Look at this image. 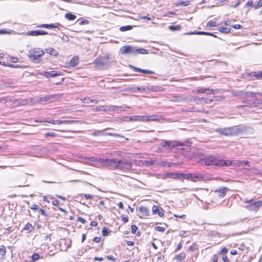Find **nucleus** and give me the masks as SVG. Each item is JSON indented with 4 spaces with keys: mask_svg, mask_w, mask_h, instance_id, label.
<instances>
[{
    "mask_svg": "<svg viewBox=\"0 0 262 262\" xmlns=\"http://www.w3.org/2000/svg\"><path fill=\"white\" fill-rule=\"evenodd\" d=\"M102 166L118 170H129L132 168V163L124 159L118 158H103Z\"/></svg>",
    "mask_w": 262,
    "mask_h": 262,
    "instance_id": "nucleus-1",
    "label": "nucleus"
},
{
    "mask_svg": "<svg viewBox=\"0 0 262 262\" xmlns=\"http://www.w3.org/2000/svg\"><path fill=\"white\" fill-rule=\"evenodd\" d=\"M225 162L224 160L221 159L218 157L212 155L205 156L199 161V163L202 165H214L217 166H224Z\"/></svg>",
    "mask_w": 262,
    "mask_h": 262,
    "instance_id": "nucleus-2",
    "label": "nucleus"
},
{
    "mask_svg": "<svg viewBox=\"0 0 262 262\" xmlns=\"http://www.w3.org/2000/svg\"><path fill=\"white\" fill-rule=\"evenodd\" d=\"M244 131L243 128L237 126L231 127L221 128L219 127L215 130L220 135L224 136H234L241 134Z\"/></svg>",
    "mask_w": 262,
    "mask_h": 262,
    "instance_id": "nucleus-3",
    "label": "nucleus"
},
{
    "mask_svg": "<svg viewBox=\"0 0 262 262\" xmlns=\"http://www.w3.org/2000/svg\"><path fill=\"white\" fill-rule=\"evenodd\" d=\"M44 54L45 52L42 49L36 48L28 51V57L32 61L38 63L41 61V57Z\"/></svg>",
    "mask_w": 262,
    "mask_h": 262,
    "instance_id": "nucleus-4",
    "label": "nucleus"
},
{
    "mask_svg": "<svg viewBox=\"0 0 262 262\" xmlns=\"http://www.w3.org/2000/svg\"><path fill=\"white\" fill-rule=\"evenodd\" d=\"M244 203L246 204L245 206L246 209L255 212H256L262 205L261 201H254L253 200L246 199L244 200Z\"/></svg>",
    "mask_w": 262,
    "mask_h": 262,
    "instance_id": "nucleus-5",
    "label": "nucleus"
},
{
    "mask_svg": "<svg viewBox=\"0 0 262 262\" xmlns=\"http://www.w3.org/2000/svg\"><path fill=\"white\" fill-rule=\"evenodd\" d=\"M228 191L229 189L225 187H223L214 190L212 194V196L214 198L213 201L214 202H217L219 200L223 198Z\"/></svg>",
    "mask_w": 262,
    "mask_h": 262,
    "instance_id": "nucleus-6",
    "label": "nucleus"
},
{
    "mask_svg": "<svg viewBox=\"0 0 262 262\" xmlns=\"http://www.w3.org/2000/svg\"><path fill=\"white\" fill-rule=\"evenodd\" d=\"M62 96L61 94H51V95H45L43 97H40L38 101L39 102H52L54 100H56Z\"/></svg>",
    "mask_w": 262,
    "mask_h": 262,
    "instance_id": "nucleus-7",
    "label": "nucleus"
},
{
    "mask_svg": "<svg viewBox=\"0 0 262 262\" xmlns=\"http://www.w3.org/2000/svg\"><path fill=\"white\" fill-rule=\"evenodd\" d=\"M185 179L187 180H191L193 182H195L196 180L199 181L206 180L205 176L201 173H185Z\"/></svg>",
    "mask_w": 262,
    "mask_h": 262,
    "instance_id": "nucleus-8",
    "label": "nucleus"
},
{
    "mask_svg": "<svg viewBox=\"0 0 262 262\" xmlns=\"http://www.w3.org/2000/svg\"><path fill=\"white\" fill-rule=\"evenodd\" d=\"M82 160H88L93 162H96L95 164H91L89 162H86V164L90 166L98 167L99 165L102 166V160L103 158H99L94 157H83L82 158Z\"/></svg>",
    "mask_w": 262,
    "mask_h": 262,
    "instance_id": "nucleus-9",
    "label": "nucleus"
},
{
    "mask_svg": "<svg viewBox=\"0 0 262 262\" xmlns=\"http://www.w3.org/2000/svg\"><path fill=\"white\" fill-rule=\"evenodd\" d=\"M120 52L123 54H134L135 55V48L129 45L123 46L120 49Z\"/></svg>",
    "mask_w": 262,
    "mask_h": 262,
    "instance_id": "nucleus-10",
    "label": "nucleus"
},
{
    "mask_svg": "<svg viewBox=\"0 0 262 262\" xmlns=\"http://www.w3.org/2000/svg\"><path fill=\"white\" fill-rule=\"evenodd\" d=\"M258 95L262 97V93H253L251 92H244V91H240L237 92L235 95L239 96L242 98H246V97H253L254 95Z\"/></svg>",
    "mask_w": 262,
    "mask_h": 262,
    "instance_id": "nucleus-11",
    "label": "nucleus"
},
{
    "mask_svg": "<svg viewBox=\"0 0 262 262\" xmlns=\"http://www.w3.org/2000/svg\"><path fill=\"white\" fill-rule=\"evenodd\" d=\"M225 162L224 166H244V164H242V161L239 160H224Z\"/></svg>",
    "mask_w": 262,
    "mask_h": 262,
    "instance_id": "nucleus-12",
    "label": "nucleus"
},
{
    "mask_svg": "<svg viewBox=\"0 0 262 262\" xmlns=\"http://www.w3.org/2000/svg\"><path fill=\"white\" fill-rule=\"evenodd\" d=\"M40 75L45 76L47 78L54 77L60 75V74L58 73L56 71H51L49 72L42 71L40 73Z\"/></svg>",
    "mask_w": 262,
    "mask_h": 262,
    "instance_id": "nucleus-13",
    "label": "nucleus"
},
{
    "mask_svg": "<svg viewBox=\"0 0 262 262\" xmlns=\"http://www.w3.org/2000/svg\"><path fill=\"white\" fill-rule=\"evenodd\" d=\"M81 101L84 103H95L97 104L99 102V100L97 99V97L95 96L85 97L81 99Z\"/></svg>",
    "mask_w": 262,
    "mask_h": 262,
    "instance_id": "nucleus-14",
    "label": "nucleus"
},
{
    "mask_svg": "<svg viewBox=\"0 0 262 262\" xmlns=\"http://www.w3.org/2000/svg\"><path fill=\"white\" fill-rule=\"evenodd\" d=\"M110 112H116L118 113L125 111L123 106L113 105L110 106Z\"/></svg>",
    "mask_w": 262,
    "mask_h": 262,
    "instance_id": "nucleus-15",
    "label": "nucleus"
},
{
    "mask_svg": "<svg viewBox=\"0 0 262 262\" xmlns=\"http://www.w3.org/2000/svg\"><path fill=\"white\" fill-rule=\"evenodd\" d=\"M79 122V121L77 120H55V124H77Z\"/></svg>",
    "mask_w": 262,
    "mask_h": 262,
    "instance_id": "nucleus-16",
    "label": "nucleus"
},
{
    "mask_svg": "<svg viewBox=\"0 0 262 262\" xmlns=\"http://www.w3.org/2000/svg\"><path fill=\"white\" fill-rule=\"evenodd\" d=\"M143 164L146 166H151L154 164L162 165L164 166L165 165L164 162H161L160 163H156L155 161L154 160H144L143 162Z\"/></svg>",
    "mask_w": 262,
    "mask_h": 262,
    "instance_id": "nucleus-17",
    "label": "nucleus"
},
{
    "mask_svg": "<svg viewBox=\"0 0 262 262\" xmlns=\"http://www.w3.org/2000/svg\"><path fill=\"white\" fill-rule=\"evenodd\" d=\"M162 118L161 116L158 115H146V121H159L160 119Z\"/></svg>",
    "mask_w": 262,
    "mask_h": 262,
    "instance_id": "nucleus-18",
    "label": "nucleus"
},
{
    "mask_svg": "<svg viewBox=\"0 0 262 262\" xmlns=\"http://www.w3.org/2000/svg\"><path fill=\"white\" fill-rule=\"evenodd\" d=\"M171 178L174 179L183 180L185 179V173H171Z\"/></svg>",
    "mask_w": 262,
    "mask_h": 262,
    "instance_id": "nucleus-19",
    "label": "nucleus"
},
{
    "mask_svg": "<svg viewBox=\"0 0 262 262\" xmlns=\"http://www.w3.org/2000/svg\"><path fill=\"white\" fill-rule=\"evenodd\" d=\"M139 212L142 216H146L148 215L149 210L147 207L142 206L139 208Z\"/></svg>",
    "mask_w": 262,
    "mask_h": 262,
    "instance_id": "nucleus-20",
    "label": "nucleus"
},
{
    "mask_svg": "<svg viewBox=\"0 0 262 262\" xmlns=\"http://www.w3.org/2000/svg\"><path fill=\"white\" fill-rule=\"evenodd\" d=\"M132 69L136 72H141L144 74H154V72L148 70H143L135 67L132 66Z\"/></svg>",
    "mask_w": 262,
    "mask_h": 262,
    "instance_id": "nucleus-21",
    "label": "nucleus"
},
{
    "mask_svg": "<svg viewBox=\"0 0 262 262\" xmlns=\"http://www.w3.org/2000/svg\"><path fill=\"white\" fill-rule=\"evenodd\" d=\"M95 111L98 112V111H104V112H110V106H96L95 107Z\"/></svg>",
    "mask_w": 262,
    "mask_h": 262,
    "instance_id": "nucleus-22",
    "label": "nucleus"
},
{
    "mask_svg": "<svg viewBox=\"0 0 262 262\" xmlns=\"http://www.w3.org/2000/svg\"><path fill=\"white\" fill-rule=\"evenodd\" d=\"M184 146V143L176 141H170L169 146V148H174L178 146Z\"/></svg>",
    "mask_w": 262,
    "mask_h": 262,
    "instance_id": "nucleus-23",
    "label": "nucleus"
},
{
    "mask_svg": "<svg viewBox=\"0 0 262 262\" xmlns=\"http://www.w3.org/2000/svg\"><path fill=\"white\" fill-rule=\"evenodd\" d=\"M152 213L153 214H156V213H158V215L160 216V217H162L164 215V213L162 211H160L159 210V207L158 206H155L154 205L153 207H152Z\"/></svg>",
    "mask_w": 262,
    "mask_h": 262,
    "instance_id": "nucleus-24",
    "label": "nucleus"
},
{
    "mask_svg": "<svg viewBox=\"0 0 262 262\" xmlns=\"http://www.w3.org/2000/svg\"><path fill=\"white\" fill-rule=\"evenodd\" d=\"M46 52L53 56H57L58 54V52L55 49L52 48H49L46 49Z\"/></svg>",
    "mask_w": 262,
    "mask_h": 262,
    "instance_id": "nucleus-25",
    "label": "nucleus"
},
{
    "mask_svg": "<svg viewBox=\"0 0 262 262\" xmlns=\"http://www.w3.org/2000/svg\"><path fill=\"white\" fill-rule=\"evenodd\" d=\"M94 63L97 67H101L105 65V63L100 58H96L94 61Z\"/></svg>",
    "mask_w": 262,
    "mask_h": 262,
    "instance_id": "nucleus-26",
    "label": "nucleus"
},
{
    "mask_svg": "<svg viewBox=\"0 0 262 262\" xmlns=\"http://www.w3.org/2000/svg\"><path fill=\"white\" fill-rule=\"evenodd\" d=\"M43 258V256H40V255L38 253H35L31 257V261L35 262L36 260L39 259L40 258Z\"/></svg>",
    "mask_w": 262,
    "mask_h": 262,
    "instance_id": "nucleus-27",
    "label": "nucleus"
},
{
    "mask_svg": "<svg viewBox=\"0 0 262 262\" xmlns=\"http://www.w3.org/2000/svg\"><path fill=\"white\" fill-rule=\"evenodd\" d=\"M134 121L145 122L146 116H134Z\"/></svg>",
    "mask_w": 262,
    "mask_h": 262,
    "instance_id": "nucleus-28",
    "label": "nucleus"
},
{
    "mask_svg": "<svg viewBox=\"0 0 262 262\" xmlns=\"http://www.w3.org/2000/svg\"><path fill=\"white\" fill-rule=\"evenodd\" d=\"M148 52L147 50L143 49V48H139V49H136L135 48V54H147Z\"/></svg>",
    "mask_w": 262,
    "mask_h": 262,
    "instance_id": "nucleus-29",
    "label": "nucleus"
},
{
    "mask_svg": "<svg viewBox=\"0 0 262 262\" xmlns=\"http://www.w3.org/2000/svg\"><path fill=\"white\" fill-rule=\"evenodd\" d=\"M65 18L69 20H73L76 19V16L71 13H68L65 14Z\"/></svg>",
    "mask_w": 262,
    "mask_h": 262,
    "instance_id": "nucleus-30",
    "label": "nucleus"
},
{
    "mask_svg": "<svg viewBox=\"0 0 262 262\" xmlns=\"http://www.w3.org/2000/svg\"><path fill=\"white\" fill-rule=\"evenodd\" d=\"M248 171H250L252 173L255 174H262L261 171L259 170L258 169H257L256 168H252L251 169H247Z\"/></svg>",
    "mask_w": 262,
    "mask_h": 262,
    "instance_id": "nucleus-31",
    "label": "nucleus"
},
{
    "mask_svg": "<svg viewBox=\"0 0 262 262\" xmlns=\"http://www.w3.org/2000/svg\"><path fill=\"white\" fill-rule=\"evenodd\" d=\"M27 35L29 36H39L40 35V30H34L29 31L27 32Z\"/></svg>",
    "mask_w": 262,
    "mask_h": 262,
    "instance_id": "nucleus-32",
    "label": "nucleus"
},
{
    "mask_svg": "<svg viewBox=\"0 0 262 262\" xmlns=\"http://www.w3.org/2000/svg\"><path fill=\"white\" fill-rule=\"evenodd\" d=\"M146 89L147 90H149V91H161L160 90V87L159 86H152V85H150V86H146Z\"/></svg>",
    "mask_w": 262,
    "mask_h": 262,
    "instance_id": "nucleus-33",
    "label": "nucleus"
},
{
    "mask_svg": "<svg viewBox=\"0 0 262 262\" xmlns=\"http://www.w3.org/2000/svg\"><path fill=\"white\" fill-rule=\"evenodd\" d=\"M133 26L131 25H128L125 26H122L119 28V30L121 32H124L128 30H130L133 29Z\"/></svg>",
    "mask_w": 262,
    "mask_h": 262,
    "instance_id": "nucleus-34",
    "label": "nucleus"
},
{
    "mask_svg": "<svg viewBox=\"0 0 262 262\" xmlns=\"http://www.w3.org/2000/svg\"><path fill=\"white\" fill-rule=\"evenodd\" d=\"M40 122H48L51 124H55V120L52 119L50 118H47L44 119H42L40 121H39Z\"/></svg>",
    "mask_w": 262,
    "mask_h": 262,
    "instance_id": "nucleus-35",
    "label": "nucleus"
},
{
    "mask_svg": "<svg viewBox=\"0 0 262 262\" xmlns=\"http://www.w3.org/2000/svg\"><path fill=\"white\" fill-rule=\"evenodd\" d=\"M169 143L170 141L163 140L161 143V145L164 148H169Z\"/></svg>",
    "mask_w": 262,
    "mask_h": 262,
    "instance_id": "nucleus-36",
    "label": "nucleus"
},
{
    "mask_svg": "<svg viewBox=\"0 0 262 262\" xmlns=\"http://www.w3.org/2000/svg\"><path fill=\"white\" fill-rule=\"evenodd\" d=\"M123 121H134V116H125L122 119Z\"/></svg>",
    "mask_w": 262,
    "mask_h": 262,
    "instance_id": "nucleus-37",
    "label": "nucleus"
},
{
    "mask_svg": "<svg viewBox=\"0 0 262 262\" xmlns=\"http://www.w3.org/2000/svg\"><path fill=\"white\" fill-rule=\"evenodd\" d=\"M79 25H83L89 24V21L86 19H78L77 21Z\"/></svg>",
    "mask_w": 262,
    "mask_h": 262,
    "instance_id": "nucleus-38",
    "label": "nucleus"
},
{
    "mask_svg": "<svg viewBox=\"0 0 262 262\" xmlns=\"http://www.w3.org/2000/svg\"><path fill=\"white\" fill-rule=\"evenodd\" d=\"M251 75L252 76H255L257 79L262 78V72H252Z\"/></svg>",
    "mask_w": 262,
    "mask_h": 262,
    "instance_id": "nucleus-39",
    "label": "nucleus"
},
{
    "mask_svg": "<svg viewBox=\"0 0 262 262\" xmlns=\"http://www.w3.org/2000/svg\"><path fill=\"white\" fill-rule=\"evenodd\" d=\"M219 31L222 33H228L230 32V29L229 28H219Z\"/></svg>",
    "mask_w": 262,
    "mask_h": 262,
    "instance_id": "nucleus-40",
    "label": "nucleus"
},
{
    "mask_svg": "<svg viewBox=\"0 0 262 262\" xmlns=\"http://www.w3.org/2000/svg\"><path fill=\"white\" fill-rule=\"evenodd\" d=\"M181 26L180 25L170 26L169 29L171 31L180 30L181 29Z\"/></svg>",
    "mask_w": 262,
    "mask_h": 262,
    "instance_id": "nucleus-41",
    "label": "nucleus"
},
{
    "mask_svg": "<svg viewBox=\"0 0 262 262\" xmlns=\"http://www.w3.org/2000/svg\"><path fill=\"white\" fill-rule=\"evenodd\" d=\"M33 229V228L32 227V225L30 223H28L26 224V225L24 227V230H28L29 232H30L32 231V230Z\"/></svg>",
    "mask_w": 262,
    "mask_h": 262,
    "instance_id": "nucleus-42",
    "label": "nucleus"
},
{
    "mask_svg": "<svg viewBox=\"0 0 262 262\" xmlns=\"http://www.w3.org/2000/svg\"><path fill=\"white\" fill-rule=\"evenodd\" d=\"M185 257V254L183 253H180L179 255H178L176 257V259L178 260L181 261L182 259H184Z\"/></svg>",
    "mask_w": 262,
    "mask_h": 262,
    "instance_id": "nucleus-43",
    "label": "nucleus"
},
{
    "mask_svg": "<svg viewBox=\"0 0 262 262\" xmlns=\"http://www.w3.org/2000/svg\"><path fill=\"white\" fill-rule=\"evenodd\" d=\"M190 4V2L186 1H182L180 2V3L177 4V6H186Z\"/></svg>",
    "mask_w": 262,
    "mask_h": 262,
    "instance_id": "nucleus-44",
    "label": "nucleus"
},
{
    "mask_svg": "<svg viewBox=\"0 0 262 262\" xmlns=\"http://www.w3.org/2000/svg\"><path fill=\"white\" fill-rule=\"evenodd\" d=\"M6 254V248L4 246L2 245L0 248V255L4 256Z\"/></svg>",
    "mask_w": 262,
    "mask_h": 262,
    "instance_id": "nucleus-45",
    "label": "nucleus"
},
{
    "mask_svg": "<svg viewBox=\"0 0 262 262\" xmlns=\"http://www.w3.org/2000/svg\"><path fill=\"white\" fill-rule=\"evenodd\" d=\"M207 91H209V89H200L196 90V93L202 94L205 93Z\"/></svg>",
    "mask_w": 262,
    "mask_h": 262,
    "instance_id": "nucleus-46",
    "label": "nucleus"
},
{
    "mask_svg": "<svg viewBox=\"0 0 262 262\" xmlns=\"http://www.w3.org/2000/svg\"><path fill=\"white\" fill-rule=\"evenodd\" d=\"M262 6V0H259L256 5H254L255 9H257Z\"/></svg>",
    "mask_w": 262,
    "mask_h": 262,
    "instance_id": "nucleus-47",
    "label": "nucleus"
},
{
    "mask_svg": "<svg viewBox=\"0 0 262 262\" xmlns=\"http://www.w3.org/2000/svg\"><path fill=\"white\" fill-rule=\"evenodd\" d=\"M137 230H138V227L136 225H132L131 231H132V233L135 234Z\"/></svg>",
    "mask_w": 262,
    "mask_h": 262,
    "instance_id": "nucleus-48",
    "label": "nucleus"
},
{
    "mask_svg": "<svg viewBox=\"0 0 262 262\" xmlns=\"http://www.w3.org/2000/svg\"><path fill=\"white\" fill-rule=\"evenodd\" d=\"M155 230L158 231L163 232L165 231V228L164 227L157 226L155 227Z\"/></svg>",
    "mask_w": 262,
    "mask_h": 262,
    "instance_id": "nucleus-49",
    "label": "nucleus"
},
{
    "mask_svg": "<svg viewBox=\"0 0 262 262\" xmlns=\"http://www.w3.org/2000/svg\"><path fill=\"white\" fill-rule=\"evenodd\" d=\"M207 25L210 27H216L217 26V25L215 21H209L207 23Z\"/></svg>",
    "mask_w": 262,
    "mask_h": 262,
    "instance_id": "nucleus-50",
    "label": "nucleus"
},
{
    "mask_svg": "<svg viewBox=\"0 0 262 262\" xmlns=\"http://www.w3.org/2000/svg\"><path fill=\"white\" fill-rule=\"evenodd\" d=\"M189 34H199V35H206V32H203V31H199V32H190V33H189Z\"/></svg>",
    "mask_w": 262,
    "mask_h": 262,
    "instance_id": "nucleus-51",
    "label": "nucleus"
},
{
    "mask_svg": "<svg viewBox=\"0 0 262 262\" xmlns=\"http://www.w3.org/2000/svg\"><path fill=\"white\" fill-rule=\"evenodd\" d=\"M102 234L103 236H106L108 235V231L105 227H103L102 231Z\"/></svg>",
    "mask_w": 262,
    "mask_h": 262,
    "instance_id": "nucleus-52",
    "label": "nucleus"
},
{
    "mask_svg": "<svg viewBox=\"0 0 262 262\" xmlns=\"http://www.w3.org/2000/svg\"><path fill=\"white\" fill-rule=\"evenodd\" d=\"M121 221L123 222L124 223H126L128 221V218L127 216H124V215H122L121 216Z\"/></svg>",
    "mask_w": 262,
    "mask_h": 262,
    "instance_id": "nucleus-53",
    "label": "nucleus"
},
{
    "mask_svg": "<svg viewBox=\"0 0 262 262\" xmlns=\"http://www.w3.org/2000/svg\"><path fill=\"white\" fill-rule=\"evenodd\" d=\"M13 84V83L12 82H5L4 83V86L5 87H6V88H10L11 86H12V85Z\"/></svg>",
    "mask_w": 262,
    "mask_h": 262,
    "instance_id": "nucleus-54",
    "label": "nucleus"
},
{
    "mask_svg": "<svg viewBox=\"0 0 262 262\" xmlns=\"http://www.w3.org/2000/svg\"><path fill=\"white\" fill-rule=\"evenodd\" d=\"M61 39L64 42H68L69 41V37L67 35H63L61 37Z\"/></svg>",
    "mask_w": 262,
    "mask_h": 262,
    "instance_id": "nucleus-55",
    "label": "nucleus"
},
{
    "mask_svg": "<svg viewBox=\"0 0 262 262\" xmlns=\"http://www.w3.org/2000/svg\"><path fill=\"white\" fill-rule=\"evenodd\" d=\"M46 137H55L56 136V134L55 133H53V132H50V133H47L46 135H45Z\"/></svg>",
    "mask_w": 262,
    "mask_h": 262,
    "instance_id": "nucleus-56",
    "label": "nucleus"
},
{
    "mask_svg": "<svg viewBox=\"0 0 262 262\" xmlns=\"http://www.w3.org/2000/svg\"><path fill=\"white\" fill-rule=\"evenodd\" d=\"M174 216L177 218L180 219H185L186 215L185 214L179 215V214H174Z\"/></svg>",
    "mask_w": 262,
    "mask_h": 262,
    "instance_id": "nucleus-57",
    "label": "nucleus"
},
{
    "mask_svg": "<svg viewBox=\"0 0 262 262\" xmlns=\"http://www.w3.org/2000/svg\"><path fill=\"white\" fill-rule=\"evenodd\" d=\"M242 162L244 165L247 166L248 167L250 166V162L248 161H242Z\"/></svg>",
    "mask_w": 262,
    "mask_h": 262,
    "instance_id": "nucleus-58",
    "label": "nucleus"
},
{
    "mask_svg": "<svg viewBox=\"0 0 262 262\" xmlns=\"http://www.w3.org/2000/svg\"><path fill=\"white\" fill-rule=\"evenodd\" d=\"M203 100V98H201V97H198V96H195V97H193V99L191 100L190 101H191V100H193V101H202Z\"/></svg>",
    "mask_w": 262,
    "mask_h": 262,
    "instance_id": "nucleus-59",
    "label": "nucleus"
},
{
    "mask_svg": "<svg viewBox=\"0 0 262 262\" xmlns=\"http://www.w3.org/2000/svg\"><path fill=\"white\" fill-rule=\"evenodd\" d=\"M84 196L85 198L86 199L92 200L93 198V196L90 194H84Z\"/></svg>",
    "mask_w": 262,
    "mask_h": 262,
    "instance_id": "nucleus-60",
    "label": "nucleus"
},
{
    "mask_svg": "<svg viewBox=\"0 0 262 262\" xmlns=\"http://www.w3.org/2000/svg\"><path fill=\"white\" fill-rule=\"evenodd\" d=\"M101 237H95L93 238V241L94 242H96V243H99L100 241H101Z\"/></svg>",
    "mask_w": 262,
    "mask_h": 262,
    "instance_id": "nucleus-61",
    "label": "nucleus"
},
{
    "mask_svg": "<svg viewBox=\"0 0 262 262\" xmlns=\"http://www.w3.org/2000/svg\"><path fill=\"white\" fill-rule=\"evenodd\" d=\"M30 208L32 209V210H36L37 209H38V206L36 204H33Z\"/></svg>",
    "mask_w": 262,
    "mask_h": 262,
    "instance_id": "nucleus-62",
    "label": "nucleus"
},
{
    "mask_svg": "<svg viewBox=\"0 0 262 262\" xmlns=\"http://www.w3.org/2000/svg\"><path fill=\"white\" fill-rule=\"evenodd\" d=\"M39 209V211H40V214L43 215V216H47V213H46L45 210H43V209Z\"/></svg>",
    "mask_w": 262,
    "mask_h": 262,
    "instance_id": "nucleus-63",
    "label": "nucleus"
},
{
    "mask_svg": "<svg viewBox=\"0 0 262 262\" xmlns=\"http://www.w3.org/2000/svg\"><path fill=\"white\" fill-rule=\"evenodd\" d=\"M218 257L217 255H214L212 258V262H217Z\"/></svg>",
    "mask_w": 262,
    "mask_h": 262,
    "instance_id": "nucleus-64",
    "label": "nucleus"
}]
</instances>
